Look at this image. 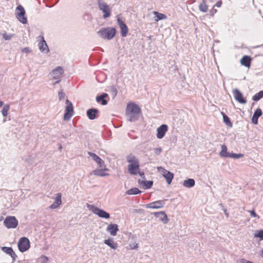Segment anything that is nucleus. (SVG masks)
<instances>
[{"mask_svg": "<svg viewBox=\"0 0 263 263\" xmlns=\"http://www.w3.org/2000/svg\"><path fill=\"white\" fill-rule=\"evenodd\" d=\"M153 214L156 217L159 218L160 221L162 222L163 223L166 224L168 223V219L164 211L155 212Z\"/></svg>", "mask_w": 263, "mask_h": 263, "instance_id": "obj_17", "label": "nucleus"}, {"mask_svg": "<svg viewBox=\"0 0 263 263\" xmlns=\"http://www.w3.org/2000/svg\"><path fill=\"white\" fill-rule=\"evenodd\" d=\"M87 207L92 212L97 215L99 217L108 219L110 218V215L103 209H99L98 207L93 205L87 204Z\"/></svg>", "mask_w": 263, "mask_h": 263, "instance_id": "obj_3", "label": "nucleus"}, {"mask_svg": "<svg viewBox=\"0 0 263 263\" xmlns=\"http://www.w3.org/2000/svg\"><path fill=\"white\" fill-rule=\"evenodd\" d=\"M136 159L137 158H136L135 156L132 153L126 156V161L128 162L129 161H133Z\"/></svg>", "mask_w": 263, "mask_h": 263, "instance_id": "obj_39", "label": "nucleus"}, {"mask_svg": "<svg viewBox=\"0 0 263 263\" xmlns=\"http://www.w3.org/2000/svg\"><path fill=\"white\" fill-rule=\"evenodd\" d=\"M200 11L203 12H206L208 11V6L204 2L201 3L199 6Z\"/></svg>", "mask_w": 263, "mask_h": 263, "instance_id": "obj_36", "label": "nucleus"}, {"mask_svg": "<svg viewBox=\"0 0 263 263\" xmlns=\"http://www.w3.org/2000/svg\"><path fill=\"white\" fill-rule=\"evenodd\" d=\"M3 36L5 40H9L11 39V35L7 34L5 33L3 34Z\"/></svg>", "mask_w": 263, "mask_h": 263, "instance_id": "obj_44", "label": "nucleus"}, {"mask_svg": "<svg viewBox=\"0 0 263 263\" xmlns=\"http://www.w3.org/2000/svg\"><path fill=\"white\" fill-rule=\"evenodd\" d=\"M195 184V181L194 179L192 178H189L186 180H185L183 181V185L184 186L191 188L193 187Z\"/></svg>", "mask_w": 263, "mask_h": 263, "instance_id": "obj_30", "label": "nucleus"}, {"mask_svg": "<svg viewBox=\"0 0 263 263\" xmlns=\"http://www.w3.org/2000/svg\"><path fill=\"white\" fill-rule=\"evenodd\" d=\"M98 113V109L95 108L88 109L86 112L88 118L91 120L96 119L97 117Z\"/></svg>", "mask_w": 263, "mask_h": 263, "instance_id": "obj_20", "label": "nucleus"}, {"mask_svg": "<svg viewBox=\"0 0 263 263\" xmlns=\"http://www.w3.org/2000/svg\"><path fill=\"white\" fill-rule=\"evenodd\" d=\"M233 93L235 99L241 104H246L247 100L243 98L242 93L237 88L233 90Z\"/></svg>", "mask_w": 263, "mask_h": 263, "instance_id": "obj_10", "label": "nucleus"}, {"mask_svg": "<svg viewBox=\"0 0 263 263\" xmlns=\"http://www.w3.org/2000/svg\"><path fill=\"white\" fill-rule=\"evenodd\" d=\"M107 169H104V170L103 169H100V170L96 169L92 171V173L95 175L98 176H101V177L107 176H109L108 174L105 173V171H107Z\"/></svg>", "mask_w": 263, "mask_h": 263, "instance_id": "obj_29", "label": "nucleus"}, {"mask_svg": "<svg viewBox=\"0 0 263 263\" xmlns=\"http://www.w3.org/2000/svg\"><path fill=\"white\" fill-rule=\"evenodd\" d=\"M222 114L223 116V122L228 126L232 127L233 124H232V123L231 122L229 117L223 112H222Z\"/></svg>", "mask_w": 263, "mask_h": 263, "instance_id": "obj_34", "label": "nucleus"}, {"mask_svg": "<svg viewBox=\"0 0 263 263\" xmlns=\"http://www.w3.org/2000/svg\"><path fill=\"white\" fill-rule=\"evenodd\" d=\"M108 97V94L106 93H103L100 96L96 97V101L98 103H101L103 105H106L107 104V101L105 99Z\"/></svg>", "mask_w": 263, "mask_h": 263, "instance_id": "obj_26", "label": "nucleus"}, {"mask_svg": "<svg viewBox=\"0 0 263 263\" xmlns=\"http://www.w3.org/2000/svg\"><path fill=\"white\" fill-rule=\"evenodd\" d=\"M98 7L103 13V18L109 17L111 15V11L109 6L104 0H97Z\"/></svg>", "mask_w": 263, "mask_h": 263, "instance_id": "obj_6", "label": "nucleus"}, {"mask_svg": "<svg viewBox=\"0 0 263 263\" xmlns=\"http://www.w3.org/2000/svg\"><path fill=\"white\" fill-rule=\"evenodd\" d=\"M129 164H139V161L138 159H136L133 161L128 162Z\"/></svg>", "mask_w": 263, "mask_h": 263, "instance_id": "obj_46", "label": "nucleus"}, {"mask_svg": "<svg viewBox=\"0 0 263 263\" xmlns=\"http://www.w3.org/2000/svg\"><path fill=\"white\" fill-rule=\"evenodd\" d=\"M141 111L140 107L134 103H129L127 105L126 114L130 122H133L138 120Z\"/></svg>", "mask_w": 263, "mask_h": 263, "instance_id": "obj_1", "label": "nucleus"}, {"mask_svg": "<svg viewBox=\"0 0 263 263\" xmlns=\"http://www.w3.org/2000/svg\"><path fill=\"white\" fill-rule=\"evenodd\" d=\"M116 29L115 27L102 28L98 32V33L103 39L111 40L116 34Z\"/></svg>", "mask_w": 263, "mask_h": 263, "instance_id": "obj_2", "label": "nucleus"}, {"mask_svg": "<svg viewBox=\"0 0 263 263\" xmlns=\"http://www.w3.org/2000/svg\"><path fill=\"white\" fill-rule=\"evenodd\" d=\"M139 167V164H129L128 165V172L132 175H136L140 171Z\"/></svg>", "mask_w": 263, "mask_h": 263, "instance_id": "obj_19", "label": "nucleus"}, {"mask_svg": "<svg viewBox=\"0 0 263 263\" xmlns=\"http://www.w3.org/2000/svg\"><path fill=\"white\" fill-rule=\"evenodd\" d=\"M165 200H166V199L163 200H158V201L152 202L151 203L146 204V207L147 208L154 209L162 208L165 204Z\"/></svg>", "mask_w": 263, "mask_h": 263, "instance_id": "obj_14", "label": "nucleus"}, {"mask_svg": "<svg viewBox=\"0 0 263 263\" xmlns=\"http://www.w3.org/2000/svg\"><path fill=\"white\" fill-rule=\"evenodd\" d=\"M17 246L21 252L27 251L30 247L29 240L26 237L21 238L17 243Z\"/></svg>", "mask_w": 263, "mask_h": 263, "instance_id": "obj_7", "label": "nucleus"}, {"mask_svg": "<svg viewBox=\"0 0 263 263\" xmlns=\"http://www.w3.org/2000/svg\"><path fill=\"white\" fill-rule=\"evenodd\" d=\"M222 2L221 1H218L216 3L215 6L217 7H220L221 5Z\"/></svg>", "mask_w": 263, "mask_h": 263, "instance_id": "obj_49", "label": "nucleus"}, {"mask_svg": "<svg viewBox=\"0 0 263 263\" xmlns=\"http://www.w3.org/2000/svg\"><path fill=\"white\" fill-rule=\"evenodd\" d=\"M167 130L168 126L166 124H162L157 129V137L158 139L163 138Z\"/></svg>", "mask_w": 263, "mask_h": 263, "instance_id": "obj_15", "label": "nucleus"}, {"mask_svg": "<svg viewBox=\"0 0 263 263\" xmlns=\"http://www.w3.org/2000/svg\"><path fill=\"white\" fill-rule=\"evenodd\" d=\"M117 22L118 24V25L119 26V27L121 30V35L122 37H126L128 31V28L126 25V24L120 18H118L117 19Z\"/></svg>", "mask_w": 263, "mask_h": 263, "instance_id": "obj_12", "label": "nucleus"}, {"mask_svg": "<svg viewBox=\"0 0 263 263\" xmlns=\"http://www.w3.org/2000/svg\"><path fill=\"white\" fill-rule=\"evenodd\" d=\"M158 170L159 171L162 170L163 176L165 178L166 182L170 184L174 178V174L162 167H158Z\"/></svg>", "mask_w": 263, "mask_h": 263, "instance_id": "obj_11", "label": "nucleus"}, {"mask_svg": "<svg viewBox=\"0 0 263 263\" xmlns=\"http://www.w3.org/2000/svg\"><path fill=\"white\" fill-rule=\"evenodd\" d=\"M88 154L89 156L97 163L100 167H102L104 166V162L96 154L92 152H88Z\"/></svg>", "mask_w": 263, "mask_h": 263, "instance_id": "obj_21", "label": "nucleus"}, {"mask_svg": "<svg viewBox=\"0 0 263 263\" xmlns=\"http://www.w3.org/2000/svg\"><path fill=\"white\" fill-rule=\"evenodd\" d=\"M153 13L156 17L155 21L157 22L162 20L166 19L167 17V16L163 13H161L157 11H154Z\"/></svg>", "mask_w": 263, "mask_h": 263, "instance_id": "obj_31", "label": "nucleus"}, {"mask_svg": "<svg viewBox=\"0 0 263 263\" xmlns=\"http://www.w3.org/2000/svg\"><path fill=\"white\" fill-rule=\"evenodd\" d=\"M118 230V226L117 224H110L106 229V231L112 236H116Z\"/></svg>", "mask_w": 263, "mask_h": 263, "instance_id": "obj_22", "label": "nucleus"}, {"mask_svg": "<svg viewBox=\"0 0 263 263\" xmlns=\"http://www.w3.org/2000/svg\"><path fill=\"white\" fill-rule=\"evenodd\" d=\"M260 255H261V257H263V249L261 251V254Z\"/></svg>", "mask_w": 263, "mask_h": 263, "instance_id": "obj_54", "label": "nucleus"}, {"mask_svg": "<svg viewBox=\"0 0 263 263\" xmlns=\"http://www.w3.org/2000/svg\"><path fill=\"white\" fill-rule=\"evenodd\" d=\"M263 97V90H260L254 95L252 97V100L254 101H258Z\"/></svg>", "mask_w": 263, "mask_h": 263, "instance_id": "obj_33", "label": "nucleus"}, {"mask_svg": "<svg viewBox=\"0 0 263 263\" xmlns=\"http://www.w3.org/2000/svg\"><path fill=\"white\" fill-rule=\"evenodd\" d=\"M61 197L62 194L61 193H58L54 202L49 206V208L52 209H54L59 207L62 203Z\"/></svg>", "mask_w": 263, "mask_h": 263, "instance_id": "obj_25", "label": "nucleus"}, {"mask_svg": "<svg viewBox=\"0 0 263 263\" xmlns=\"http://www.w3.org/2000/svg\"><path fill=\"white\" fill-rule=\"evenodd\" d=\"M42 258L44 259L43 262L46 263L48 260V258L46 256H42Z\"/></svg>", "mask_w": 263, "mask_h": 263, "instance_id": "obj_48", "label": "nucleus"}, {"mask_svg": "<svg viewBox=\"0 0 263 263\" xmlns=\"http://www.w3.org/2000/svg\"><path fill=\"white\" fill-rule=\"evenodd\" d=\"M26 12L24 7L21 5H18L15 10V15L18 20L23 24L27 23V18L25 16Z\"/></svg>", "mask_w": 263, "mask_h": 263, "instance_id": "obj_5", "label": "nucleus"}, {"mask_svg": "<svg viewBox=\"0 0 263 263\" xmlns=\"http://www.w3.org/2000/svg\"><path fill=\"white\" fill-rule=\"evenodd\" d=\"M252 58L249 55H244L240 60V63L242 65L249 68L251 66Z\"/></svg>", "mask_w": 263, "mask_h": 263, "instance_id": "obj_23", "label": "nucleus"}, {"mask_svg": "<svg viewBox=\"0 0 263 263\" xmlns=\"http://www.w3.org/2000/svg\"><path fill=\"white\" fill-rule=\"evenodd\" d=\"M247 260L245 259H241V263H247Z\"/></svg>", "mask_w": 263, "mask_h": 263, "instance_id": "obj_52", "label": "nucleus"}, {"mask_svg": "<svg viewBox=\"0 0 263 263\" xmlns=\"http://www.w3.org/2000/svg\"><path fill=\"white\" fill-rule=\"evenodd\" d=\"M22 51L23 53H29L31 51V50L29 47H25L22 49Z\"/></svg>", "mask_w": 263, "mask_h": 263, "instance_id": "obj_42", "label": "nucleus"}, {"mask_svg": "<svg viewBox=\"0 0 263 263\" xmlns=\"http://www.w3.org/2000/svg\"><path fill=\"white\" fill-rule=\"evenodd\" d=\"M66 107L64 115V119L65 121H68L73 114V106L71 102L68 99L66 100Z\"/></svg>", "mask_w": 263, "mask_h": 263, "instance_id": "obj_8", "label": "nucleus"}, {"mask_svg": "<svg viewBox=\"0 0 263 263\" xmlns=\"http://www.w3.org/2000/svg\"><path fill=\"white\" fill-rule=\"evenodd\" d=\"M4 226L8 229L15 228L18 225V220L14 216H9L4 221Z\"/></svg>", "mask_w": 263, "mask_h": 263, "instance_id": "obj_9", "label": "nucleus"}, {"mask_svg": "<svg viewBox=\"0 0 263 263\" xmlns=\"http://www.w3.org/2000/svg\"><path fill=\"white\" fill-rule=\"evenodd\" d=\"M247 263H252V262H251V261H249V260H247Z\"/></svg>", "mask_w": 263, "mask_h": 263, "instance_id": "obj_55", "label": "nucleus"}, {"mask_svg": "<svg viewBox=\"0 0 263 263\" xmlns=\"http://www.w3.org/2000/svg\"><path fill=\"white\" fill-rule=\"evenodd\" d=\"M1 249L4 252L11 256L13 260V262L15 261L17 256L11 247H3Z\"/></svg>", "mask_w": 263, "mask_h": 263, "instance_id": "obj_18", "label": "nucleus"}, {"mask_svg": "<svg viewBox=\"0 0 263 263\" xmlns=\"http://www.w3.org/2000/svg\"><path fill=\"white\" fill-rule=\"evenodd\" d=\"M39 38H41V40L39 43L38 46L40 50L44 53H47L49 52L48 46L43 36H39Z\"/></svg>", "mask_w": 263, "mask_h": 263, "instance_id": "obj_13", "label": "nucleus"}, {"mask_svg": "<svg viewBox=\"0 0 263 263\" xmlns=\"http://www.w3.org/2000/svg\"><path fill=\"white\" fill-rule=\"evenodd\" d=\"M139 174V175L141 176V177L143 179H145V175H144V172H140L139 171V173H138Z\"/></svg>", "mask_w": 263, "mask_h": 263, "instance_id": "obj_47", "label": "nucleus"}, {"mask_svg": "<svg viewBox=\"0 0 263 263\" xmlns=\"http://www.w3.org/2000/svg\"><path fill=\"white\" fill-rule=\"evenodd\" d=\"M10 107L9 105H5L4 106L2 110V115L4 117H6L8 115V111L9 110Z\"/></svg>", "mask_w": 263, "mask_h": 263, "instance_id": "obj_37", "label": "nucleus"}, {"mask_svg": "<svg viewBox=\"0 0 263 263\" xmlns=\"http://www.w3.org/2000/svg\"><path fill=\"white\" fill-rule=\"evenodd\" d=\"M58 96H59V99L60 100H61L62 99L64 98L65 94L64 92H63L62 91H60V92H59Z\"/></svg>", "mask_w": 263, "mask_h": 263, "instance_id": "obj_43", "label": "nucleus"}, {"mask_svg": "<svg viewBox=\"0 0 263 263\" xmlns=\"http://www.w3.org/2000/svg\"><path fill=\"white\" fill-rule=\"evenodd\" d=\"M104 243L112 249H116L118 247V243L114 241L113 238L105 239Z\"/></svg>", "mask_w": 263, "mask_h": 263, "instance_id": "obj_28", "label": "nucleus"}, {"mask_svg": "<svg viewBox=\"0 0 263 263\" xmlns=\"http://www.w3.org/2000/svg\"><path fill=\"white\" fill-rule=\"evenodd\" d=\"M3 102L0 100V107L3 106Z\"/></svg>", "mask_w": 263, "mask_h": 263, "instance_id": "obj_53", "label": "nucleus"}, {"mask_svg": "<svg viewBox=\"0 0 263 263\" xmlns=\"http://www.w3.org/2000/svg\"><path fill=\"white\" fill-rule=\"evenodd\" d=\"M130 249H136L138 248V244L134 243L133 245H130Z\"/></svg>", "mask_w": 263, "mask_h": 263, "instance_id": "obj_45", "label": "nucleus"}, {"mask_svg": "<svg viewBox=\"0 0 263 263\" xmlns=\"http://www.w3.org/2000/svg\"><path fill=\"white\" fill-rule=\"evenodd\" d=\"M138 183L142 185H143V187L145 189H151L153 185V181L152 180L146 181L143 180L141 181L140 180H138Z\"/></svg>", "mask_w": 263, "mask_h": 263, "instance_id": "obj_27", "label": "nucleus"}, {"mask_svg": "<svg viewBox=\"0 0 263 263\" xmlns=\"http://www.w3.org/2000/svg\"><path fill=\"white\" fill-rule=\"evenodd\" d=\"M141 193V191L137 187H133L126 192V194L128 195H137Z\"/></svg>", "mask_w": 263, "mask_h": 263, "instance_id": "obj_32", "label": "nucleus"}, {"mask_svg": "<svg viewBox=\"0 0 263 263\" xmlns=\"http://www.w3.org/2000/svg\"><path fill=\"white\" fill-rule=\"evenodd\" d=\"M64 73V70L61 66H58L56 68L54 69L51 74L53 79H60Z\"/></svg>", "mask_w": 263, "mask_h": 263, "instance_id": "obj_16", "label": "nucleus"}, {"mask_svg": "<svg viewBox=\"0 0 263 263\" xmlns=\"http://www.w3.org/2000/svg\"><path fill=\"white\" fill-rule=\"evenodd\" d=\"M154 151L156 155H159L162 152V148L161 147L155 148H154Z\"/></svg>", "mask_w": 263, "mask_h": 263, "instance_id": "obj_40", "label": "nucleus"}, {"mask_svg": "<svg viewBox=\"0 0 263 263\" xmlns=\"http://www.w3.org/2000/svg\"><path fill=\"white\" fill-rule=\"evenodd\" d=\"M216 11H217V10L216 9L214 10V12H216Z\"/></svg>", "mask_w": 263, "mask_h": 263, "instance_id": "obj_56", "label": "nucleus"}, {"mask_svg": "<svg viewBox=\"0 0 263 263\" xmlns=\"http://www.w3.org/2000/svg\"><path fill=\"white\" fill-rule=\"evenodd\" d=\"M254 237L260 238V240L263 239V230H260L257 231L254 234Z\"/></svg>", "mask_w": 263, "mask_h": 263, "instance_id": "obj_38", "label": "nucleus"}, {"mask_svg": "<svg viewBox=\"0 0 263 263\" xmlns=\"http://www.w3.org/2000/svg\"><path fill=\"white\" fill-rule=\"evenodd\" d=\"M250 213L252 217L257 218V219L259 218V216L256 214L254 210L250 211Z\"/></svg>", "mask_w": 263, "mask_h": 263, "instance_id": "obj_41", "label": "nucleus"}, {"mask_svg": "<svg viewBox=\"0 0 263 263\" xmlns=\"http://www.w3.org/2000/svg\"><path fill=\"white\" fill-rule=\"evenodd\" d=\"M61 81V80L59 79V80L55 81L54 83H53V85H56L57 84H59Z\"/></svg>", "mask_w": 263, "mask_h": 263, "instance_id": "obj_51", "label": "nucleus"}, {"mask_svg": "<svg viewBox=\"0 0 263 263\" xmlns=\"http://www.w3.org/2000/svg\"><path fill=\"white\" fill-rule=\"evenodd\" d=\"M262 114L261 109L257 108L256 109L252 118V122L254 124L258 123V119Z\"/></svg>", "mask_w": 263, "mask_h": 263, "instance_id": "obj_24", "label": "nucleus"}, {"mask_svg": "<svg viewBox=\"0 0 263 263\" xmlns=\"http://www.w3.org/2000/svg\"><path fill=\"white\" fill-rule=\"evenodd\" d=\"M223 211H224V214H225L226 216L227 217H229V214H228V213L227 212V210H226V209H224V210H223Z\"/></svg>", "mask_w": 263, "mask_h": 263, "instance_id": "obj_50", "label": "nucleus"}, {"mask_svg": "<svg viewBox=\"0 0 263 263\" xmlns=\"http://www.w3.org/2000/svg\"><path fill=\"white\" fill-rule=\"evenodd\" d=\"M110 92L114 98L117 95L118 90L116 87L114 85L109 86Z\"/></svg>", "mask_w": 263, "mask_h": 263, "instance_id": "obj_35", "label": "nucleus"}, {"mask_svg": "<svg viewBox=\"0 0 263 263\" xmlns=\"http://www.w3.org/2000/svg\"><path fill=\"white\" fill-rule=\"evenodd\" d=\"M221 150L219 153L220 157L223 158H233L234 159H239L243 156L242 154H235L233 153H229L227 152V147L225 144H223L221 146Z\"/></svg>", "mask_w": 263, "mask_h": 263, "instance_id": "obj_4", "label": "nucleus"}]
</instances>
